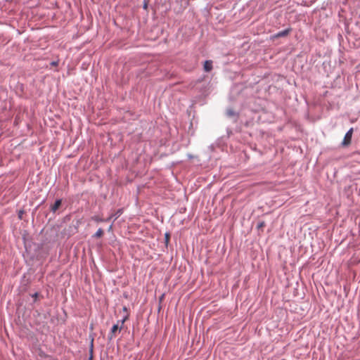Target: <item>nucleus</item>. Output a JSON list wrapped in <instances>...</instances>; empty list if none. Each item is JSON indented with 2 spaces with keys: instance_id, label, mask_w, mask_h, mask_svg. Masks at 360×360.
I'll return each mask as SVG.
<instances>
[{
  "instance_id": "nucleus-1",
  "label": "nucleus",
  "mask_w": 360,
  "mask_h": 360,
  "mask_svg": "<svg viewBox=\"0 0 360 360\" xmlns=\"http://www.w3.org/2000/svg\"><path fill=\"white\" fill-rule=\"evenodd\" d=\"M128 319V316H126L122 321H118L117 324H115L110 330V333L109 334V338L112 339L114 337H115V334L117 332V330H121L122 328V326L124 323V322Z\"/></svg>"
},
{
  "instance_id": "nucleus-2",
  "label": "nucleus",
  "mask_w": 360,
  "mask_h": 360,
  "mask_svg": "<svg viewBox=\"0 0 360 360\" xmlns=\"http://www.w3.org/2000/svg\"><path fill=\"white\" fill-rule=\"evenodd\" d=\"M353 134V128L349 129L346 134L345 135L344 139L341 143L343 147L348 146L352 141V137Z\"/></svg>"
},
{
  "instance_id": "nucleus-3",
  "label": "nucleus",
  "mask_w": 360,
  "mask_h": 360,
  "mask_svg": "<svg viewBox=\"0 0 360 360\" xmlns=\"http://www.w3.org/2000/svg\"><path fill=\"white\" fill-rule=\"evenodd\" d=\"M291 31L290 28L285 29L284 30H282L281 32H278L274 35V37L278 38V37H283L287 36Z\"/></svg>"
},
{
  "instance_id": "nucleus-4",
  "label": "nucleus",
  "mask_w": 360,
  "mask_h": 360,
  "mask_svg": "<svg viewBox=\"0 0 360 360\" xmlns=\"http://www.w3.org/2000/svg\"><path fill=\"white\" fill-rule=\"evenodd\" d=\"M203 68L205 72H210L212 70V61L210 60H205Z\"/></svg>"
},
{
  "instance_id": "nucleus-5",
  "label": "nucleus",
  "mask_w": 360,
  "mask_h": 360,
  "mask_svg": "<svg viewBox=\"0 0 360 360\" xmlns=\"http://www.w3.org/2000/svg\"><path fill=\"white\" fill-rule=\"evenodd\" d=\"M62 200L60 199L56 200L55 203L51 206V210L55 212L60 206Z\"/></svg>"
},
{
  "instance_id": "nucleus-6",
  "label": "nucleus",
  "mask_w": 360,
  "mask_h": 360,
  "mask_svg": "<svg viewBox=\"0 0 360 360\" xmlns=\"http://www.w3.org/2000/svg\"><path fill=\"white\" fill-rule=\"evenodd\" d=\"M226 115L228 117H238L237 113L231 108H229L226 110Z\"/></svg>"
},
{
  "instance_id": "nucleus-7",
  "label": "nucleus",
  "mask_w": 360,
  "mask_h": 360,
  "mask_svg": "<svg viewBox=\"0 0 360 360\" xmlns=\"http://www.w3.org/2000/svg\"><path fill=\"white\" fill-rule=\"evenodd\" d=\"M103 235V231L101 228L98 229L97 231L94 233V238H101Z\"/></svg>"
},
{
  "instance_id": "nucleus-8",
  "label": "nucleus",
  "mask_w": 360,
  "mask_h": 360,
  "mask_svg": "<svg viewBox=\"0 0 360 360\" xmlns=\"http://www.w3.org/2000/svg\"><path fill=\"white\" fill-rule=\"evenodd\" d=\"M265 226V222L264 221H259L257 224V229H262Z\"/></svg>"
},
{
  "instance_id": "nucleus-9",
  "label": "nucleus",
  "mask_w": 360,
  "mask_h": 360,
  "mask_svg": "<svg viewBox=\"0 0 360 360\" xmlns=\"http://www.w3.org/2000/svg\"><path fill=\"white\" fill-rule=\"evenodd\" d=\"M165 242L167 244L169 240V238H170V234L169 233H166L165 234Z\"/></svg>"
},
{
  "instance_id": "nucleus-10",
  "label": "nucleus",
  "mask_w": 360,
  "mask_h": 360,
  "mask_svg": "<svg viewBox=\"0 0 360 360\" xmlns=\"http://www.w3.org/2000/svg\"><path fill=\"white\" fill-rule=\"evenodd\" d=\"M122 213V210H119L117 212V214H116V217H115V219L117 218L120 214Z\"/></svg>"
},
{
  "instance_id": "nucleus-11",
  "label": "nucleus",
  "mask_w": 360,
  "mask_h": 360,
  "mask_svg": "<svg viewBox=\"0 0 360 360\" xmlns=\"http://www.w3.org/2000/svg\"><path fill=\"white\" fill-rule=\"evenodd\" d=\"M143 8L144 9H147L148 8V2L147 1H144Z\"/></svg>"
},
{
  "instance_id": "nucleus-12",
  "label": "nucleus",
  "mask_w": 360,
  "mask_h": 360,
  "mask_svg": "<svg viewBox=\"0 0 360 360\" xmlns=\"http://www.w3.org/2000/svg\"><path fill=\"white\" fill-rule=\"evenodd\" d=\"M33 297H34V299L36 300L37 297H38V293L37 292H35L33 295H32Z\"/></svg>"
},
{
  "instance_id": "nucleus-13",
  "label": "nucleus",
  "mask_w": 360,
  "mask_h": 360,
  "mask_svg": "<svg viewBox=\"0 0 360 360\" xmlns=\"http://www.w3.org/2000/svg\"><path fill=\"white\" fill-rule=\"evenodd\" d=\"M93 342H94V340H91V348L93 347Z\"/></svg>"
}]
</instances>
